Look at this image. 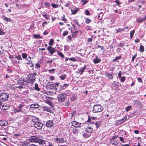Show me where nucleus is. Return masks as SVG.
Returning a JSON list of instances; mask_svg holds the SVG:
<instances>
[{
  "label": "nucleus",
  "instance_id": "44",
  "mask_svg": "<svg viewBox=\"0 0 146 146\" xmlns=\"http://www.w3.org/2000/svg\"><path fill=\"white\" fill-rule=\"evenodd\" d=\"M121 78L120 81L122 82H123L125 80V77L124 76L121 77Z\"/></svg>",
  "mask_w": 146,
  "mask_h": 146
},
{
  "label": "nucleus",
  "instance_id": "20",
  "mask_svg": "<svg viewBox=\"0 0 146 146\" xmlns=\"http://www.w3.org/2000/svg\"><path fill=\"white\" fill-rule=\"evenodd\" d=\"M56 140L57 141V143H63L65 142L63 138H56Z\"/></svg>",
  "mask_w": 146,
  "mask_h": 146
},
{
  "label": "nucleus",
  "instance_id": "2",
  "mask_svg": "<svg viewBox=\"0 0 146 146\" xmlns=\"http://www.w3.org/2000/svg\"><path fill=\"white\" fill-rule=\"evenodd\" d=\"M103 108L99 105H94L93 109V111L94 113L99 112L102 111Z\"/></svg>",
  "mask_w": 146,
  "mask_h": 146
},
{
  "label": "nucleus",
  "instance_id": "43",
  "mask_svg": "<svg viewBox=\"0 0 146 146\" xmlns=\"http://www.w3.org/2000/svg\"><path fill=\"white\" fill-rule=\"evenodd\" d=\"M66 78V76L65 74H62L60 76V78L62 80H64Z\"/></svg>",
  "mask_w": 146,
  "mask_h": 146
},
{
  "label": "nucleus",
  "instance_id": "33",
  "mask_svg": "<svg viewBox=\"0 0 146 146\" xmlns=\"http://www.w3.org/2000/svg\"><path fill=\"white\" fill-rule=\"evenodd\" d=\"M46 102L48 104L50 107H54L53 103L50 102V101L48 100H47Z\"/></svg>",
  "mask_w": 146,
  "mask_h": 146
},
{
  "label": "nucleus",
  "instance_id": "49",
  "mask_svg": "<svg viewBox=\"0 0 146 146\" xmlns=\"http://www.w3.org/2000/svg\"><path fill=\"white\" fill-rule=\"evenodd\" d=\"M43 17L45 18L46 19L48 20L49 19V16H47L46 14H44L43 15Z\"/></svg>",
  "mask_w": 146,
  "mask_h": 146
},
{
  "label": "nucleus",
  "instance_id": "27",
  "mask_svg": "<svg viewBox=\"0 0 146 146\" xmlns=\"http://www.w3.org/2000/svg\"><path fill=\"white\" fill-rule=\"evenodd\" d=\"M33 37L36 39L42 38V36L39 35L34 34L33 35Z\"/></svg>",
  "mask_w": 146,
  "mask_h": 146
},
{
  "label": "nucleus",
  "instance_id": "47",
  "mask_svg": "<svg viewBox=\"0 0 146 146\" xmlns=\"http://www.w3.org/2000/svg\"><path fill=\"white\" fill-rule=\"evenodd\" d=\"M131 108V107L130 106H128L127 107L126 109V111H129Z\"/></svg>",
  "mask_w": 146,
  "mask_h": 146
},
{
  "label": "nucleus",
  "instance_id": "16",
  "mask_svg": "<svg viewBox=\"0 0 146 146\" xmlns=\"http://www.w3.org/2000/svg\"><path fill=\"white\" fill-rule=\"evenodd\" d=\"M46 125L47 127H50L54 125L53 121H52L49 120L47 121L46 123Z\"/></svg>",
  "mask_w": 146,
  "mask_h": 146
},
{
  "label": "nucleus",
  "instance_id": "61",
  "mask_svg": "<svg viewBox=\"0 0 146 146\" xmlns=\"http://www.w3.org/2000/svg\"><path fill=\"white\" fill-rule=\"evenodd\" d=\"M85 14L87 15H90L89 11L87 10L86 11Z\"/></svg>",
  "mask_w": 146,
  "mask_h": 146
},
{
  "label": "nucleus",
  "instance_id": "37",
  "mask_svg": "<svg viewBox=\"0 0 146 146\" xmlns=\"http://www.w3.org/2000/svg\"><path fill=\"white\" fill-rule=\"evenodd\" d=\"M144 47L142 45H140V46L139 51L141 52H143L144 50Z\"/></svg>",
  "mask_w": 146,
  "mask_h": 146
},
{
  "label": "nucleus",
  "instance_id": "46",
  "mask_svg": "<svg viewBox=\"0 0 146 146\" xmlns=\"http://www.w3.org/2000/svg\"><path fill=\"white\" fill-rule=\"evenodd\" d=\"M47 144H46V145H48V146H54L53 145V144H52V143L48 142L47 141Z\"/></svg>",
  "mask_w": 146,
  "mask_h": 146
},
{
  "label": "nucleus",
  "instance_id": "14",
  "mask_svg": "<svg viewBox=\"0 0 146 146\" xmlns=\"http://www.w3.org/2000/svg\"><path fill=\"white\" fill-rule=\"evenodd\" d=\"M39 144L43 145V146H46V144H47V141H45L44 140L39 139L37 142Z\"/></svg>",
  "mask_w": 146,
  "mask_h": 146
},
{
  "label": "nucleus",
  "instance_id": "9",
  "mask_svg": "<svg viewBox=\"0 0 146 146\" xmlns=\"http://www.w3.org/2000/svg\"><path fill=\"white\" fill-rule=\"evenodd\" d=\"M118 137L117 136L114 135L110 139L111 143L113 145H116L118 144V143L116 140H115V143H114V140Z\"/></svg>",
  "mask_w": 146,
  "mask_h": 146
},
{
  "label": "nucleus",
  "instance_id": "4",
  "mask_svg": "<svg viewBox=\"0 0 146 146\" xmlns=\"http://www.w3.org/2000/svg\"><path fill=\"white\" fill-rule=\"evenodd\" d=\"M9 97L8 94L6 93H2L0 96V100L3 102H4L7 100Z\"/></svg>",
  "mask_w": 146,
  "mask_h": 146
},
{
  "label": "nucleus",
  "instance_id": "1",
  "mask_svg": "<svg viewBox=\"0 0 146 146\" xmlns=\"http://www.w3.org/2000/svg\"><path fill=\"white\" fill-rule=\"evenodd\" d=\"M18 83L21 84L25 86L29 83V81L27 77L22 76L18 81Z\"/></svg>",
  "mask_w": 146,
  "mask_h": 146
},
{
  "label": "nucleus",
  "instance_id": "3",
  "mask_svg": "<svg viewBox=\"0 0 146 146\" xmlns=\"http://www.w3.org/2000/svg\"><path fill=\"white\" fill-rule=\"evenodd\" d=\"M66 96V95L65 93L60 94L57 97L58 101L60 102H63L64 101Z\"/></svg>",
  "mask_w": 146,
  "mask_h": 146
},
{
  "label": "nucleus",
  "instance_id": "34",
  "mask_svg": "<svg viewBox=\"0 0 146 146\" xmlns=\"http://www.w3.org/2000/svg\"><path fill=\"white\" fill-rule=\"evenodd\" d=\"M57 54L62 58H64L65 56L63 54L59 51H57Z\"/></svg>",
  "mask_w": 146,
  "mask_h": 146
},
{
  "label": "nucleus",
  "instance_id": "40",
  "mask_svg": "<svg viewBox=\"0 0 146 146\" xmlns=\"http://www.w3.org/2000/svg\"><path fill=\"white\" fill-rule=\"evenodd\" d=\"M5 34V33L4 32L3 29L0 28V35H4Z\"/></svg>",
  "mask_w": 146,
  "mask_h": 146
},
{
  "label": "nucleus",
  "instance_id": "62",
  "mask_svg": "<svg viewBox=\"0 0 146 146\" xmlns=\"http://www.w3.org/2000/svg\"><path fill=\"white\" fill-rule=\"evenodd\" d=\"M137 80L138 82L141 83L142 82H143L142 79L140 77H139L137 78Z\"/></svg>",
  "mask_w": 146,
  "mask_h": 146
},
{
  "label": "nucleus",
  "instance_id": "7",
  "mask_svg": "<svg viewBox=\"0 0 146 146\" xmlns=\"http://www.w3.org/2000/svg\"><path fill=\"white\" fill-rule=\"evenodd\" d=\"M42 109L44 111L52 113L53 111L54 107H49L48 106H43L42 107Z\"/></svg>",
  "mask_w": 146,
  "mask_h": 146
},
{
  "label": "nucleus",
  "instance_id": "18",
  "mask_svg": "<svg viewBox=\"0 0 146 146\" xmlns=\"http://www.w3.org/2000/svg\"><path fill=\"white\" fill-rule=\"evenodd\" d=\"M117 84V82L114 81V83L112 84L111 86L112 88L114 90L117 89L118 87Z\"/></svg>",
  "mask_w": 146,
  "mask_h": 146
},
{
  "label": "nucleus",
  "instance_id": "6",
  "mask_svg": "<svg viewBox=\"0 0 146 146\" xmlns=\"http://www.w3.org/2000/svg\"><path fill=\"white\" fill-rule=\"evenodd\" d=\"M38 139L36 136H32L30 137L28 140L29 141L32 143H36L38 142Z\"/></svg>",
  "mask_w": 146,
  "mask_h": 146
},
{
  "label": "nucleus",
  "instance_id": "19",
  "mask_svg": "<svg viewBox=\"0 0 146 146\" xmlns=\"http://www.w3.org/2000/svg\"><path fill=\"white\" fill-rule=\"evenodd\" d=\"M32 120L34 122V123H36L39 121L38 118L35 116H33L32 117Z\"/></svg>",
  "mask_w": 146,
  "mask_h": 146
},
{
  "label": "nucleus",
  "instance_id": "58",
  "mask_svg": "<svg viewBox=\"0 0 146 146\" xmlns=\"http://www.w3.org/2000/svg\"><path fill=\"white\" fill-rule=\"evenodd\" d=\"M69 60L73 62H75L76 61L75 58H69Z\"/></svg>",
  "mask_w": 146,
  "mask_h": 146
},
{
  "label": "nucleus",
  "instance_id": "60",
  "mask_svg": "<svg viewBox=\"0 0 146 146\" xmlns=\"http://www.w3.org/2000/svg\"><path fill=\"white\" fill-rule=\"evenodd\" d=\"M35 67L39 68L40 67V65L38 63H37L35 64Z\"/></svg>",
  "mask_w": 146,
  "mask_h": 146
},
{
  "label": "nucleus",
  "instance_id": "54",
  "mask_svg": "<svg viewBox=\"0 0 146 146\" xmlns=\"http://www.w3.org/2000/svg\"><path fill=\"white\" fill-rule=\"evenodd\" d=\"M73 21L74 23H75L77 24L78 26L79 27L80 26V25H79V23H78L77 20H76V19H74V20H73Z\"/></svg>",
  "mask_w": 146,
  "mask_h": 146
},
{
  "label": "nucleus",
  "instance_id": "36",
  "mask_svg": "<svg viewBox=\"0 0 146 146\" xmlns=\"http://www.w3.org/2000/svg\"><path fill=\"white\" fill-rule=\"evenodd\" d=\"M135 32V30H133L131 31L130 33V37L132 38L133 35L134 34Z\"/></svg>",
  "mask_w": 146,
  "mask_h": 146
},
{
  "label": "nucleus",
  "instance_id": "41",
  "mask_svg": "<svg viewBox=\"0 0 146 146\" xmlns=\"http://www.w3.org/2000/svg\"><path fill=\"white\" fill-rule=\"evenodd\" d=\"M124 30V29H120V28H118V29L116 30V33H119L120 32L122 31H123Z\"/></svg>",
  "mask_w": 146,
  "mask_h": 146
},
{
  "label": "nucleus",
  "instance_id": "22",
  "mask_svg": "<svg viewBox=\"0 0 146 146\" xmlns=\"http://www.w3.org/2000/svg\"><path fill=\"white\" fill-rule=\"evenodd\" d=\"M39 107V105L36 104H32L31 106V108H38Z\"/></svg>",
  "mask_w": 146,
  "mask_h": 146
},
{
  "label": "nucleus",
  "instance_id": "52",
  "mask_svg": "<svg viewBox=\"0 0 146 146\" xmlns=\"http://www.w3.org/2000/svg\"><path fill=\"white\" fill-rule=\"evenodd\" d=\"M91 21L89 19L87 18L85 22L87 24H89L90 22H91Z\"/></svg>",
  "mask_w": 146,
  "mask_h": 146
},
{
  "label": "nucleus",
  "instance_id": "29",
  "mask_svg": "<svg viewBox=\"0 0 146 146\" xmlns=\"http://www.w3.org/2000/svg\"><path fill=\"white\" fill-rule=\"evenodd\" d=\"M2 19L3 20H4L5 21H9L10 22L11 21V19L10 18H8L5 17V16H3L2 17Z\"/></svg>",
  "mask_w": 146,
  "mask_h": 146
},
{
  "label": "nucleus",
  "instance_id": "57",
  "mask_svg": "<svg viewBox=\"0 0 146 146\" xmlns=\"http://www.w3.org/2000/svg\"><path fill=\"white\" fill-rule=\"evenodd\" d=\"M16 58L18 60H22V58L20 55H19L16 56Z\"/></svg>",
  "mask_w": 146,
  "mask_h": 146
},
{
  "label": "nucleus",
  "instance_id": "5",
  "mask_svg": "<svg viewBox=\"0 0 146 146\" xmlns=\"http://www.w3.org/2000/svg\"><path fill=\"white\" fill-rule=\"evenodd\" d=\"M28 80L29 81V83L31 84H33L35 81L36 79L35 76L32 73H30L28 75Z\"/></svg>",
  "mask_w": 146,
  "mask_h": 146
},
{
  "label": "nucleus",
  "instance_id": "15",
  "mask_svg": "<svg viewBox=\"0 0 146 146\" xmlns=\"http://www.w3.org/2000/svg\"><path fill=\"white\" fill-rule=\"evenodd\" d=\"M114 74L113 73H106L105 74V76L107 78L110 79H112L113 77Z\"/></svg>",
  "mask_w": 146,
  "mask_h": 146
},
{
  "label": "nucleus",
  "instance_id": "31",
  "mask_svg": "<svg viewBox=\"0 0 146 146\" xmlns=\"http://www.w3.org/2000/svg\"><path fill=\"white\" fill-rule=\"evenodd\" d=\"M13 112L14 113H19V112H22V110L18 109L17 108H15L13 110Z\"/></svg>",
  "mask_w": 146,
  "mask_h": 146
},
{
  "label": "nucleus",
  "instance_id": "23",
  "mask_svg": "<svg viewBox=\"0 0 146 146\" xmlns=\"http://www.w3.org/2000/svg\"><path fill=\"white\" fill-rule=\"evenodd\" d=\"M127 120V117L126 116H125L123 118L118 121V122H119L120 123H123L125 122Z\"/></svg>",
  "mask_w": 146,
  "mask_h": 146
},
{
  "label": "nucleus",
  "instance_id": "48",
  "mask_svg": "<svg viewBox=\"0 0 146 146\" xmlns=\"http://www.w3.org/2000/svg\"><path fill=\"white\" fill-rule=\"evenodd\" d=\"M115 3H116V4L117 5H119V4H121V3H120V2L118 0H116L115 2H114Z\"/></svg>",
  "mask_w": 146,
  "mask_h": 146
},
{
  "label": "nucleus",
  "instance_id": "17",
  "mask_svg": "<svg viewBox=\"0 0 146 146\" xmlns=\"http://www.w3.org/2000/svg\"><path fill=\"white\" fill-rule=\"evenodd\" d=\"M86 68V65H85L83 68L80 69H78V73L80 74V75H81L83 74V73L84 72V70Z\"/></svg>",
  "mask_w": 146,
  "mask_h": 146
},
{
  "label": "nucleus",
  "instance_id": "13",
  "mask_svg": "<svg viewBox=\"0 0 146 146\" xmlns=\"http://www.w3.org/2000/svg\"><path fill=\"white\" fill-rule=\"evenodd\" d=\"M47 49L49 51L51 55L53 54L55 52L54 48L52 47L51 46H48Z\"/></svg>",
  "mask_w": 146,
  "mask_h": 146
},
{
  "label": "nucleus",
  "instance_id": "10",
  "mask_svg": "<svg viewBox=\"0 0 146 146\" xmlns=\"http://www.w3.org/2000/svg\"><path fill=\"white\" fill-rule=\"evenodd\" d=\"M34 126L39 129H41L43 126V124L39 121L36 123H34Z\"/></svg>",
  "mask_w": 146,
  "mask_h": 146
},
{
  "label": "nucleus",
  "instance_id": "51",
  "mask_svg": "<svg viewBox=\"0 0 146 146\" xmlns=\"http://www.w3.org/2000/svg\"><path fill=\"white\" fill-rule=\"evenodd\" d=\"M88 1V0H82V1L83 3V5H84Z\"/></svg>",
  "mask_w": 146,
  "mask_h": 146
},
{
  "label": "nucleus",
  "instance_id": "39",
  "mask_svg": "<svg viewBox=\"0 0 146 146\" xmlns=\"http://www.w3.org/2000/svg\"><path fill=\"white\" fill-rule=\"evenodd\" d=\"M52 5L54 8H57L59 6V5L57 4H55L53 3L52 4Z\"/></svg>",
  "mask_w": 146,
  "mask_h": 146
},
{
  "label": "nucleus",
  "instance_id": "30",
  "mask_svg": "<svg viewBox=\"0 0 146 146\" xmlns=\"http://www.w3.org/2000/svg\"><path fill=\"white\" fill-rule=\"evenodd\" d=\"M78 11V9H71V11L72 12V14L74 15L75 14H76L77 11Z\"/></svg>",
  "mask_w": 146,
  "mask_h": 146
},
{
  "label": "nucleus",
  "instance_id": "64",
  "mask_svg": "<svg viewBox=\"0 0 146 146\" xmlns=\"http://www.w3.org/2000/svg\"><path fill=\"white\" fill-rule=\"evenodd\" d=\"M93 40L92 38H89L88 39L87 41L88 42H91Z\"/></svg>",
  "mask_w": 146,
  "mask_h": 146
},
{
  "label": "nucleus",
  "instance_id": "59",
  "mask_svg": "<svg viewBox=\"0 0 146 146\" xmlns=\"http://www.w3.org/2000/svg\"><path fill=\"white\" fill-rule=\"evenodd\" d=\"M47 24V22L46 21H45L43 22L42 24V27H44L45 25Z\"/></svg>",
  "mask_w": 146,
  "mask_h": 146
},
{
  "label": "nucleus",
  "instance_id": "32",
  "mask_svg": "<svg viewBox=\"0 0 146 146\" xmlns=\"http://www.w3.org/2000/svg\"><path fill=\"white\" fill-rule=\"evenodd\" d=\"M35 89L38 91L40 90V89L38 87V85L36 83L35 84Z\"/></svg>",
  "mask_w": 146,
  "mask_h": 146
},
{
  "label": "nucleus",
  "instance_id": "11",
  "mask_svg": "<svg viewBox=\"0 0 146 146\" xmlns=\"http://www.w3.org/2000/svg\"><path fill=\"white\" fill-rule=\"evenodd\" d=\"M87 122L89 123L90 124H94L96 126L97 129L98 128L100 125V123L99 122L96 121L94 122L91 121V119L90 117H88V119L87 121Z\"/></svg>",
  "mask_w": 146,
  "mask_h": 146
},
{
  "label": "nucleus",
  "instance_id": "50",
  "mask_svg": "<svg viewBox=\"0 0 146 146\" xmlns=\"http://www.w3.org/2000/svg\"><path fill=\"white\" fill-rule=\"evenodd\" d=\"M27 56V55L26 53H24L22 54V57L24 58H26Z\"/></svg>",
  "mask_w": 146,
  "mask_h": 146
},
{
  "label": "nucleus",
  "instance_id": "38",
  "mask_svg": "<svg viewBox=\"0 0 146 146\" xmlns=\"http://www.w3.org/2000/svg\"><path fill=\"white\" fill-rule=\"evenodd\" d=\"M54 43V40L52 39H50L49 42V44L50 46H52Z\"/></svg>",
  "mask_w": 146,
  "mask_h": 146
},
{
  "label": "nucleus",
  "instance_id": "8",
  "mask_svg": "<svg viewBox=\"0 0 146 146\" xmlns=\"http://www.w3.org/2000/svg\"><path fill=\"white\" fill-rule=\"evenodd\" d=\"M83 123H79L76 121H73L72 122V125L76 127H81L83 125Z\"/></svg>",
  "mask_w": 146,
  "mask_h": 146
},
{
  "label": "nucleus",
  "instance_id": "25",
  "mask_svg": "<svg viewBox=\"0 0 146 146\" xmlns=\"http://www.w3.org/2000/svg\"><path fill=\"white\" fill-rule=\"evenodd\" d=\"M101 61V60L98 58L97 56H96V58L94 59L93 60L95 64H97L100 62Z\"/></svg>",
  "mask_w": 146,
  "mask_h": 146
},
{
  "label": "nucleus",
  "instance_id": "42",
  "mask_svg": "<svg viewBox=\"0 0 146 146\" xmlns=\"http://www.w3.org/2000/svg\"><path fill=\"white\" fill-rule=\"evenodd\" d=\"M9 108V106H6L5 105H3L2 106V109L3 110H7Z\"/></svg>",
  "mask_w": 146,
  "mask_h": 146
},
{
  "label": "nucleus",
  "instance_id": "21",
  "mask_svg": "<svg viewBox=\"0 0 146 146\" xmlns=\"http://www.w3.org/2000/svg\"><path fill=\"white\" fill-rule=\"evenodd\" d=\"M7 123V122L5 120H0V125L1 126H5Z\"/></svg>",
  "mask_w": 146,
  "mask_h": 146
},
{
  "label": "nucleus",
  "instance_id": "35",
  "mask_svg": "<svg viewBox=\"0 0 146 146\" xmlns=\"http://www.w3.org/2000/svg\"><path fill=\"white\" fill-rule=\"evenodd\" d=\"M23 144L26 146H28L30 144V143L28 141H24Z\"/></svg>",
  "mask_w": 146,
  "mask_h": 146
},
{
  "label": "nucleus",
  "instance_id": "26",
  "mask_svg": "<svg viewBox=\"0 0 146 146\" xmlns=\"http://www.w3.org/2000/svg\"><path fill=\"white\" fill-rule=\"evenodd\" d=\"M145 20V16L143 18H139L137 20V21L138 23H140Z\"/></svg>",
  "mask_w": 146,
  "mask_h": 146
},
{
  "label": "nucleus",
  "instance_id": "53",
  "mask_svg": "<svg viewBox=\"0 0 146 146\" xmlns=\"http://www.w3.org/2000/svg\"><path fill=\"white\" fill-rule=\"evenodd\" d=\"M62 20L64 21L65 23H66L67 21L66 19L65 18V16L64 15H63V17H62Z\"/></svg>",
  "mask_w": 146,
  "mask_h": 146
},
{
  "label": "nucleus",
  "instance_id": "12",
  "mask_svg": "<svg viewBox=\"0 0 146 146\" xmlns=\"http://www.w3.org/2000/svg\"><path fill=\"white\" fill-rule=\"evenodd\" d=\"M85 131L88 133H91L93 130V128L92 127L88 125L86 127L84 128Z\"/></svg>",
  "mask_w": 146,
  "mask_h": 146
},
{
  "label": "nucleus",
  "instance_id": "63",
  "mask_svg": "<svg viewBox=\"0 0 146 146\" xmlns=\"http://www.w3.org/2000/svg\"><path fill=\"white\" fill-rule=\"evenodd\" d=\"M119 139H120V141L123 143H125V142L123 140V138L121 137H119Z\"/></svg>",
  "mask_w": 146,
  "mask_h": 146
},
{
  "label": "nucleus",
  "instance_id": "55",
  "mask_svg": "<svg viewBox=\"0 0 146 146\" xmlns=\"http://www.w3.org/2000/svg\"><path fill=\"white\" fill-rule=\"evenodd\" d=\"M76 113V111H74L72 112V117L74 116V114H75Z\"/></svg>",
  "mask_w": 146,
  "mask_h": 146
},
{
  "label": "nucleus",
  "instance_id": "28",
  "mask_svg": "<svg viewBox=\"0 0 146 146\" xmlns=\"http://www.w3.org/2000/svg\"><path fill=\"white\" fill-rule=\"evenodd\" d=\"M90 134H88L85 133H83L82 134V136L83 137L85 138H87L90 137Z\"/></svg>",
  "mask_w": 146,
  "mask_h": 146
},
{
  "label": "nucleus",
  "instance_id": "45",
  "mask_svg": "<svg viewBox=\"0 0 146 146\" xmlns=\"http://www.w3.org/2000/svg\"><path fill=\"white\" fill-rule=\"evenodd\" d=\"M68 31H65L64 32L62 35L63 36H65L67 35L68 34Z\"/></svg>",
  "mask_w": 146,
  "mask_h": 146
},
{
  "label": "nucleus",
  "instance_id": "24",
  "mask_svg": "<svg viewBox=\"0 0 146 146\" xmlns=\"http://www.w3.org/2000/svg\"><path fill=\"white\" fill-rule=\"evenodd\" d=\"M24 107V105L22 103L20 104L18 107V108L19 109L22 110V112H23L24 111L23 110Z\"/></svg>",
  "mask_w": 146,
  "mask_h": 146
},
{
  "label": "nucleus",
  "instance_id": "56",
  "mask_svg": "<svg viewBox=\"0 0 146 146\" xmlns=\"http://www.w3.org/2000/svg\"><path fill=\"white\" fill-rule=\"evenodd\" d=\"M136 56H137V54H135L134 56H133L132 57V60H131V61H133L134 60V59L136 58Z\"/></svg>",
  "mask_w": 146,
  "mask_h": 146
}]
</instances>
